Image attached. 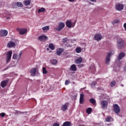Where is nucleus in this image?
Listing matches in <instances>:
<instances>
[{"instance_id":"1","label":"nucleus","mask_w":126,"mask_h":126,"mask_svg":"<svg viewBox=\"0 0 126 126\" xmlns=\"http://www.w3.org/2000/svg\"><path fill=\"white\" fill-rule=\"evenodd\" d=\"M117 48L119 50H121V49H123L124 47H126V42L125 41V40L122 38L117 40Z\"/></svg>"},{"instance_id":"2","label":"nucleus","mask_w":126,"mask_h":126,"mask_svg":"<svg viewBox=\"0 0 126 126\" xmlns=\"http://www.w3.org/2000/svg\"><path fill=\"white\" fill-rule=\"evenodd\" d=\"M114 54H115V52H114V51H111L108 53L105 59V63L106 64H110V62L111 61V57H112V56H113Z\"/></svg>"},{"instance_id":"3","label":"nucleus","mask_w":126,"mask_h":126,"mask_svg":"<svg viewBox=\"0 0 126 126\" xmlns=\"http://www.w3.org/2000/svg\"><path fill=\"white\" fill-rule=\"evenodd\" d=\"M16 30L20 35H25L28 32V30L27 28H18Z\"/></svg>"},{"instance_id":"4","label":"nucleus","mask_w":126,"mask_h":126,"mask_svg":"<svg viewBox=\"0 0 126 126\" xmlns=\"http://www.w3.org/2000/svg\"><path fill=\"white\" fill-rule=\"evenodd\" d=\"M13 8H17V7H23V4L21 2H15L12 3Z\"/></svg>"},{"instance_id":"5","label":"nucleus","mask_w":126,"mask_h":126,"mask_svg":"<svg viewBox=\"0 0 126 126\" xmlns=\"http://www.w3.org/2000/svg\"><path fill=\"white\" fill-rule=\"evenodd\" d=\"M124 4L122 3H117L115 5V8L118 11H122L124 9Z\"/></svg>"},{"instance_id":"6","label":"nucleus","mask_w":126,"mask_h":126,"mask_svg":"<svg viewBox=\"0 0 126 126\" xmlns=\"http://www.w3.org/2000/svg\"><path fill=\"white\" fill-rule=\"evenodd\" d=\"M66 26L68 28H71L72 27H74V26H75V22L71 23V21L67 20L66 22Z\"/></svg>"},{"instance_id":"7","label":"nucleus","mask_w":126,"mask_h":126,"mask_svg":"<svg viewBox=\"0 0 126 126\" xmlns=\"http://www.w3.org/2000/svg\"><path fill=\"white\" fill-rule=\"evenodd\" d=\"M6 63H8L9 62H10V60H11V56H12V51L10 50L7 52L6 54Z\"/></svg>"},{"instance_id":"8","label":"nucleus","mask_w":126,"mask_h":126,"mask_svg":"<svg viewBox=\"0 0 126 126\" xmlns=\"http://www.w3.org/2000/svg\"><path fill=\"white\" fill-rule=\"evenodd\" d=\"M22 56V51H20L19 54V55H18L16 54H14L13 55V60H17L18 61H19Z\"/></svg>"},{"instance_id":"9","label":"nucleus","mask_w":126,"mask_h":126,"mask_svg":"<svg viewBox=\"0 0 126 126\" xmlns=\"http://www.w3.org/2000/svg\"><path fill=\"white\" fill-rule=\"evenodd\" d=\"M8 34V32L5 30H1L0 31V35L1 37H6Z\"/></svg>"},{"instance_id":"10","label":"nucleus","mask_w":126,"mask_h":126,"mask_svg":"<svg viewBox=\"0 0 126 126\" xmlns=\"http://www.w3.org/2000/svg\"><path fill=\"white\" fill-rule=\"evenodd\" d=\"M31 73L32 76H35V75L38 76L39 72L37 71L36 68H33L31 69Z\"/></svg>"},{"instance_id":"11","label":"nucleus","mask_w":126,"mask_h":126,"mask_svg":"<svg viewBox=\"0 0 126 126\" xmlns=\"http://www.w3.org/2000/svg\"><path fill=\"white\" fill-rule=\"evenodd\" d=\"M64 23L63 22H60L59 23V25H58V28L57 29V31H61V30H63V28H64Z\"/></svg>"},{"instance_id":"12","label":"nucleus","mask_w":126,"mask_h":126,"mask_svg":"<svg viewBox=\"0 0 126 126\" xmlns=\"http://www.w3.org/2000/svg\"><path fill=\"white\" fill-rule=\"evenodd\" d=\"M125 56H126V54H125V53L120 52L118 55L116 62L117 61L118 63H120V61H121V60H122L123 58H124Z\"/></svg>"},{"instance_id":"13","label":"nucleus","mask_w":126,"mask_h":126,"mask_svg":"<svg viewBox=\"0 0 126 126\" xmlns=\"http://www.w3.org/2000/svg\"><path fill=\"white\" fill-rule=\"evenodd\" d=\"M100 105L102 109H105L108 107V101L107 100H103L100 102Z\"/></svg>"},{"instance_id":"14","label":"nucleus","mask_w":126,"mask_h":126,"mask_svg":"<svg viewBox=\"0 0 126 126\" xmlns=\"http://www.w3.org/2000/svg\"><path fill=\"white\" fill-rule=\"evenodd\" d=\"M114 111L116 114H119L121 112V109H120V106L118 104H114Z\"/></svg>"},{"instance_id":"15","label":"nucleus","mask_w":126,"mask_h":126,"mask_svg":"<svg viewBox=\"0 0 126 126\" xmlns=\"http://www.w3.org/2000/svg\"><path fill=\"white\" fill-rule=\"evenodd\" d=\"M38 40L40 41H46V40H48V36L45 35H40L38 37Z\"/></svg>"},{"instance_id":"16","label":"nucleus","mask_w":126,"mask_h":126,"mask_svg":"<svg viewBox=\"0 0 126 126\" xmlns=\"http://www.w3.org/2000/svg\"><path fill=\"white\" fill-rule=\"evenodd\" d=\"M102 38H103V37L99 33L96 34L94 37V40H95V41H101V40H102Z\"/></svg>"},{"instance_id":"17","label":"nucleus","mask_w":126,"mask_h":126,"mask_svg":"<svg viewBox=\"0 0 126 126\" xmlns=\"http://www.w3.org/2000/svg\"><path fill=\"white\" fill-rule=\"evenodd\" d=\"M8 83V80H4L1 82L0 83V86L2 88H4L7 84Z\"/></svg>"},{"instance_id":"18","label":"nucleus","mask_w":126,"mask_h":126,"mask_svg":"<svg viewBox=\"0 0 126 126\" xmlns=\"http://www.w3.org/2000/svg\"><path fill=\"white\" fill-rule=\"evenodd\" d=\"M15 46V43H14L12 41H9L7 45V48H13V47H14Z\"/></svg>"},{"instance_id":"19","label":"nucleus","mask_w":126,"mask_h":126,"mask_svg":"<svg viewBox=\"0 0 126 126\" xmlns=\"http://www.w3.org/2000/svg\"><path fill=\"white\" fill-rule=\"evenodd\" d=\"M77 68L76 67V65L73 64L71 65L69 68V70L71 71H76Z\"/></svg>"},{"instance_id":"20","label":"nucleus","mask_w":126,"mask_h":126,"mask_svg":"<svg viewBox=\"0 0 126 126\" xmlns=\"http://www.w3.org/2000/svg\"><path fill=\"white\" fill-rule=\"evenodd\" d=\"M23 4L25 6H28L31 4V0H25L23 1Z\"/></svg>"},{"instance_id":"21","label":"nucleus","mask_w":126,"mask_h":126,"mask_svg":"<svg viewBox=\"0 0 126 126\" xmlns=\"http://www.w3.org/2000/svg\"><path fill=\"white\" fill-rule=\"evenodd\" d=\"M63 52V49L62 48H58L56 51V55H57V56H61Z\"/></svg>"},{"instance_id":"22","label":"nucleus","mask_w":126,"mask_h":126,"mask_svg":"<svg viewBox=\"0 0 126 126\" xmlns=\"http://www.w3.org/2000/svg\"><path fill=\"white\" fill-rule=\"evenodd\" d=\"M83 101H84V94L82 93L80 94V103L82 104L83 103Z\"/></svg>"},{"instance_id":"23","label":"nucleus","mask_w":126,"mask_h":126,"mask_svg":"<svg viewBox=\"0 0 126 126\" xmlns=\"http://www.w3.org/2000/svg\"><path fill=\"white\" fill-rule=\"evenodd\" d=\"M75 63L80 64V63H82V58L80 57L78 59H75Z\"/></svg>"},{"instance_id":"24","label":"nucleus","mask_w":126,"mask_h":126,"mask_svg":"<svg viewBox=\"0 0 126 126\" xmlns=\"http://www.w3.org/2000/svg\"><path fill=\"white\" fill-rule=\"evenodd\" d=\"M61 110L62 111H63V112H65V111L67 110V105L66 104H65L62 105L61 107Z\"/></svg>"},{"instance_id":"25","label":"nucleus","mask_w":126,"mask_h":126,"mask_svg":"<svg viewBox=\"0 0 126 126\" xmlns=\"http://www.w3.org/2000/svg\"><path fill=\"white\" fill-rule=\"evenodd\" d=\"M42 29L44 32H47V31H49V30H50V26H46L43 27Z\"/></svg>"},{"instance_id":"26","label":"nucleus","mask_w":126,"mask_h":126,"mask_svg":"<svg viewBox=\"0 0 126 126\" xmlns=\"http://www.w3.org/2000/svg\"><path fill=\"white\" fill-rule=\"evenodd\" d=\"M62 126H71V122L69 121L65 122Z\"/></svg>"},{"instance_id":"27","label":"nucleus","mask_w":126,"mask_h":126,"mask_svg":"<svg viewBox=\"0 0 126 126\" xmlns=\"http://www.w3.org/2000/svg\"><path fill=\"white\" fill-rule=\"evenodd\" d=\"M96 71V68L94 66H91L90 67V71L93 73H94Z\"/></svg>"},{"instance_id":"28","label":"nucleus","mask_w":126,"mask_h":126,"mask_svg":"<svg viewBox=\"0 0 126 126\" xmlns=\"http://www.w3.org/2000/svg\"><path fill=\"white\" fill-rule=\"evenodd\" d=\"M51 63L54 65H56L58 63V61L55 59H53L51 61Z\"/></svg>"},{"instance_id":"29","label":"nucleus","mask_w":126,"mask_h":126,"mask_svg":"<svg viewBox=\"0 0 126 126\" xmlns=\"http://www.w3.org/2000/svg\"><path fill=\"white\" fill-rule=\"evenodd\" d=\"M81 51H82L81 48L80 47H77L75 49V51L77 53V54H79L80 53H81Z\"/></svg>"},{"instance_id":"30","label":"nucleus","mask_w":126,"mask_h":126,"mask_svg":"<svg viewBox=\"0 0 126 126\" xmlns=\"http://www.w3.org/2000/svg\"><path fill=\"white\" fill-rule=\"evenodd\" d=\"M45 11H46V9H45V8L42 7L38 10V13H40L41 12H45Z\"/></svg>"},{"instance_id":"31","label":"nucleus","mask_w":126,"mask_h":126,"mask_svg":"<svg viewBox=\"0 0 126 126\" xmlns=\"http://www.w3.org/2000/svg\"><path fill=\"white\" fill-rule=\"evenodd\" d=\"M90 102L93 104V105H95L96 104V100L93 98L90 99Z\"/></svg>"},{"instance_id":"32","label":"nucleus","mask_w":126,"mask_h":126,"mask_svg":"<svg viewBox=\"0 0 126 126\" xmlns=\"http://www.w3.org/2000/svg\"><path fill=\"white\" fill-rule=\"evenodd\" d=\"M49 48L51 49V50H55V46L53 44H49Z\"/></svg>"},{"instance_id":"33","label":"nucleus","mask_w":126,"mask_h":126,"mask_svg":"<svg viewBox=\"0 0 126 126\" xmlns=\"http://www.w3.org/2000/svg\"><path fill=\"white\" fill-rule=\"evenodd\" d=\"M86 112L87 114H91V112H92V108L90 107L88 108Z\"/></svg>"},{"instance_id":"34","label":"nucleus","mask_w":126,"mask_h":126,"mask_svg":"<svg viewBox=\"0 0 126 126\" xmlns=\"http://www.w3.org/2000/svg\"><path fill=\"white\" fill-rule=\"evenodd\" d=\"M42 71L43 74H47V73H48V71H47V69H46V67L42 68Z\"/></svg>"},{"instance_id":"35","label":"nucleus","mask_w":126,"mask_h":126,"mask_svg":"<svg viewBox=\"0 0 126 126\" xmlns=\"http://www.w3.org/2000/svg\"><path fill=\"white\" fill-rule=\"evenodd\" d=\"M119 22H120V20L118 19H116L113 21L112 23V24H117V23H119Z\"/></svg>"},{"instance_id":"36","label":"nucleus","mask_w":126,"mask_h":126,"mask_svg":"<svg viewBox=\"0 0 126 126\" xmlns=\"http://www.w3.org/2000/svg\"><path fill=\"white\" fill-rule=\"evenodd\" d=\"M115 85H116V81H113L112 82H111V83L110 84V86L111 87H114V86H115Z\"/></svg>"},{"instance_id":"37","label":"nucleus","mask_w":126,"mask_h":126,"mask_svg":"<svg viewBox=\"0 0 126 126\" xmlns=\"http://www.w3.org/2000/svg\"><path fill=\"white\" fill-rule=\"evenodd\" d=\"M96 82H92V84H91V87H92V88H94V87H95V86H96Z\"/></svg>"},{"instance_id":"38","label":"nucleus","mask_w":126,"mask_h":126,"mask_svg":"<svg viewBox=\"0 0 126 126\" xmlns=\"http://www.w3.org/2000/svg\"><path fill=\"white\" fill-rule=\"evenodd\" d=\"M112 119V117L111 116H109V117H107L106 119V121L107 122H110V121H111V119Z\"/></svg>"},{"instance_id":"39","label":"nucleus","mask_w":126,"mask_h":126,"mask_svg":"<svg viewBox=\"0 0 126 126\" xmlns=\"http://www.w3.org/2000/svg\"><path fill=\"white\" fill-rule=\"evenodd\" d=\"M70 83V81L69 80H66L65 81V85H68Z\"/></svg>"},{"instance_id":"40","label":"nucleus","mask_w":126,"mask_h":126,"mask_svg":"<svg viewBox=\"0 0 126 126\" xmlns=\"http://www.w3.org/2000/svg\"><path fill=\"white\" fill-rule=\"evenodd\" d=\"M0 116H1L2 118H3L4 117V116H5V113H1L0 114Z\"/></svg>"},{"instance_id":"41","label":"nucleus","mask_w":126,"mask_h":126,"mask_svg":"<svg viewBox=\"0 0 126 126\" xmlns=\"http://www.w3.org/2000/svg\"><path fill=\"white\" fill-rule=\"evenodd\" d=\"M53 126H60V124L57 123H55L54 124H53Z\"/></svg>"},{"instance_id":"42","label":"nucleus","mask_w":126,"mask_h":126,"mask_svg":"<svg viewBox=\"0 0 126 126\" xmlns=\"http://www.w3.org/2000/svg\"><path fill=\"white\" fill-rule=\"evenodd\" d=\"M63 43H65L66 42H67V38H63Z\"/></svg>"},{"instance_id":"43","label":"nucleus","mask_w":126,"mask_h":126,"mask_svg":"<svg viewBox=\"0 0 126 126\" xmlns=\"http://www.w3.org/2000/svg\"><path fill=\"white\" fill-rule=\"evenodd\" d=\"M123 27L125 29V31H126V23H124Z\"/></svg>"},{"instance_id":"44","label":"nucleus","mask_w":126,"mask_h":126,"mask_svg":"<svg viewBox=\"0 0 126 126\" xmlns=\"http://www.w3.org/2000/svg\"><path fill=\"white\" fill-rule=\"evenodd\" d=\"M16 114H22V112H20V111H16Z\"/></svg>"},{"instance_id":"45","label":"nucleus","mask_w":126,"mask_h":126,"mask_svg":"<svg viewBox=\"0 0 126 126\" xmlns=\"http://www.w3.org/2000/svg\"><path fill=\"white\" fill-rule=\"evenodd\" d=\"M116 64L117 65V66H118V67H120L121 66V63L118 64L116 63Z\"/></svg>"},{"instance_id":"46","label":"nucleus","mask_w":126,"mask_h":126,"mask_svg":"<svg viewBox=\"0 0 126 126\" xmlns=\"http://www.w3.org/2000/svg\"><path fill=\"white\" fill-rule=\"evenodd\" d=\"M8 68H9V66H7L4 70H6L7 69H8Z\"/></svg>"},{"instance_id":"47","label":"nucleus","mask_w":126,"mask_h":126,"mask_svg":"<svg viewBox=\"0 0 126 126\" xmlns=\"http://www.w3.org/2000/svg\"><path fill=\"white\" fill-rule=\"evenodd\" d=\"M69 1H70L71 2H73L74 1V0H68Z\"/></svg>"},{"instance_id":"48","label":"nucleus","mask_w":126,"mask_h":126,"mask_svg":"<svg viewBox=\"0 0 126 126\" xmlns=\"http://www.w3.org/2000/svg\"><path fill=\"white\" fill-rule=\"evenodd\" d=\"M90 0L93 2L96 1V0Z\"/></svg>"},{"instance_id":"49","label":"nucleus","mask_w":126,"mask_h":126,"mask_svg":"<svg viewBox=\"0 0 126 126\" xmlns=\"http://www.w3.org/2000/svg\"><path fill=\"white\" fill-rule=\"evenodd\" d=\"M79 126H85L84 125H80Z\"/></svg>"},{"instance_id":"50","label":"nucleus","mask_w":126,"mask_h":126,"mask_svg":"<svg viewBox=\"0 0 126 126\" xmlns=\"http://www.w3.org/2000/svg\"><path fill=\"white\" fill-rule=\"evenodd\" d=\"M10 19V17H8L6 18V19Z\"/></svg>"},{"instance_id":"51","label":"nucleus","mask_w":126,"mask_h":126,"mask_svg":"<svg viewBox=\"0 0 126 126\" xmlns=\"http://www.w3.org/2000/svg\"><path fill=\"white\" fill-rule=\"evenodd\" d=\"M47 51H49V48H47Z\"/></svg>"},{"instance_id":"52","label":"nucleus","mask_w":126,"mask_h":126,"mask_svg":"<svg viewBox=\"0 0 126 126\" xmlns=\"http://www.w3.org/2000/svg\"><path fill=\"white\" fill-rule=\"evenodd\" d=\"M122 87L124 86V85H122Z\"/></svg>"}]
</instances>
